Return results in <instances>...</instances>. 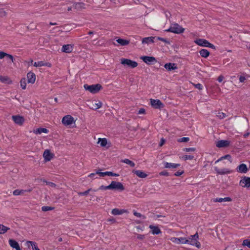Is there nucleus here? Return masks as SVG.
<instances>
[{
  "instance_id": "1",
  "label": "nucleus",
  "mask_w": 250,
  "mask_h": 250,
  "mask_svg": "<svg viewBox=\"0 0 250 250\" xmlns=\"http://www.w3.org/2000/svg\"><path fill=\"white\" fill-rule=\"evenodd\" d=\"M184 31L185 28L177 23L172 24L168 29L165 30L167 32H172L177 34L182 33Z\"/></svg>"
},
{
  "instance_id": "2",
  "label": "nucleus",
  "mask_w": 250,
  "mask_h": 250,
  "mask_svg": "<svg viewBox=\"0 0 250 250\" xmlns=\"http://www.w3.org/2000/svg\"><path fill=\"white\" fill-rule=\"evenodd\" d=\"M83 87L85 89V90L89 91L90 93L92 94L97 93L101 89L103 88V87L101 85V84L99 83L92 85L85 84L83 85Z\"/></svg>"
},
{
  "instance_id": "3",
  "label": "nucleus",
  "mask_w": 250,
  "mask_h": 250,
  "mask_svg": "<svg viewBox=\"0 0 250 250\" xmlns=\"http://www.w3.org/2000/svg\"><path fill=\"white\" fill-rule=\"evenodd\" d=\"M198 239L199 235L198 232H196L195 234L190 235L188 240L189 241V244L195 246L198 248H200L201 247V244L198 241Z\"/></svg>"
},
{
  "instance_id": "4",
  "label": "nucleus",
  "mask_w": 250,
  "mask_h": 250,
  "mask_svg": "<svg viewBox=\"0 0 250 250\" xmlns=\"http://www.w3.org/2000/svg\"><path fill=\"white\" fill-rule=\"evenodd\" d=\"M121 63L125 65H126L129 67L133 68L137 66L138 63L134 61L128 59H121Z\"/></svg>"
},
{
  "instance_id": "5",
  "label": "nucleus",
  "mask_w": 250,
  "mask_h": 250,
  "mask_svg": "<svg viewBox=\"0 0 250 250\" xmlns=\"http://www.w3.org/2000/svg\"><path fill=\"white\" fill-rule=\"evenodd\" d=\"M111 190L123 191L125 190L124 185L120 182L112 181L110 183Z\"/></svg>"
},
{
  "instance_id": "6",
  "label": "nucleus",
  "mask_w": 250,
  "mask_h": 250,
  "mask_svg": "<svg viewBox=\"0 0 250 250\" xmlns=\"http://www.w3.org/2000/svg\"><path fill=\"white\" fill-rule=\"evenodd\" d=\"M140 59L148 65L153 64L157 62L156 59L152 56H141Z\"/></svg>"
},
{
  "instance_id": "7",
  "label": "nucleus",
  "mask_w": 250,
  "mask_h": 250,
  "mask_svg": "<svg viewBox=\"0 0 250 250\" xmlns=\"http://www.w3.org/2000/svg\"><path fill=\"white\" fill-rule=\"evenodd\" d=\"M150 103L151 106L155 109H161L164 107V104L160 100L151 99Z\"/></svg>"
},
{
  "instance_id": "8",
  "label": "nucleus",
  "mask_w": 250,
  "mask_h": 250,
  "mask_svg": "<svg viewBox=\"0 0 250 250\" xmlns=\"http://www.w3.org/2000/svg\"><path fill=\"white\" fill-rule=\"evenodd\" d=\"M239 185L242 187H250V177L244 176L240 181Z\"/></svg>"
},
{
  "instance_id": "9",
  "label": "nucleus",
  "mask_w": 250,
  "mask_h": 250,
  "mask_svg": "<svg viewBox=\"0 0 250 250\" xmlns=\"http://www.w3.org/2000/svg\"><path fill=\"white\" fill-rule=\"evenodd\" d=\"M12 119L15 124L20 125H22L25 121L24 118L20 115H13Z\"/></svg>"
},
{
  "instance_id": "10",
  "label": "nucleus",
  "mask_w": 250,
  "mask_h": 250,
  "mask_svg": "<svg viewBox=\"0 0 250 250\" xmlns=\"http://www.w3.org/2000/svg\"><path fill=\"white\" fill-rule=\"evenodd\" d=\"M62 122L65 125H71L74 122V118L70 115H66L63 117Z\"/></svg>"
},
{
  "instance_id": "11",
  "label": "nucleus",
  "mask_w": 250,
  "mask_h": 250,
  "mask_svg": "<svg viewBox=\"0 0 250 250\" xmlns=\"http://www.w3.org/2000/svg\"><path fill=\"white\" fill-rule=\"evenodd\" d=\"M230 145V141L228 140H221L218 141L216 144V146L218 148L227 147Z\"/></svg>"
},
{
  "instance_id": "12",
  "label": "nucleus",
  "mask_w": 250,
  "mask_h": 250,
  "mask_svg": "<svg viewBox=\"0 0 250 250\" xmlns=\"http://www.w3.org/2000/svg\"><path fill=\"white\" fill-rule=\"evenodd\" d=\"M32 190V188L27 189H15L13 192V194L15 196L24 195L25 192H30Z\"/></svg>"
},
{
  "instance_id": "13",
  "label": "nucleus",
  "mask_w": 250,
  "mask_h": 250,
  "mask_svg": "<svg viewBox=\"0 0 250 250\" xmlns=\"http://www.w3.org/2000/svg\"><path fill=\"white\" fill-rule=\"evenodd\" d=\"M214 170L218 174L224 175L229 174L231 171L228 168L219 169L217 167H214Z\"/></svg>"
},
{
  "instance_id": "14",
  "label": "nucleus",
  "mask_w": 250,
  "mask_h": 250,
  "mask_svg": "<svg viewBox=\"0 0 250 250\" xmlns=\"http://www.w3.org/2000/svg\"><path fill=\"white\" fill-rule=\"evenodd\" d=\"M236 170L240 173H246L248 172V168L246 164H241L237 167Z\"/></svg>"
},
{
  "instance_id": "15",
  "label": "nucleus",
  "mask_w": 250,
  "mask_h": 250,
  "mask_svg": "<svg viewBox=\"0 0 250 250\" xmlns=\"http://www.w3.org/2000/svg\"><path fill=\"white\" fill-rule=\"evenodd\" d=\"M194 42L196 44H197V45H198L199 46L207 47L209 42L206 39H198L194 41Z\"/></svg>"
},
{
  "instance_id": "16",
  "label": "nucleus",
  "mask_w": 250,
  "mask_h": 250,
  "mask_svg": "<svg viewBox=\"0 0 250 250\" xmlns=\"http://www.w3.org/2000/svg\"><path fill=\"white\" fill-rule=\"evenodd\" d=\"M27 82L32 84L34 83L36 80L35 74L32 72H29L27 74Z\"/></svg>"
},
{
  "instance_id": "17",
  "label": "nucleus",
  "mask_w": 250,
  "mask_h": 250,
  "mask_svg": "<svg viewBox=\"0 0 250 250\" xmlns=\"http://www.w3.org/2000/svg\"><path fill=\"white\" fill-rule=\"evenodd\" d=\"M43 157L44 160L47 161H49L51 160V159L53 157V154L51 153L49 150L46 149L43 153Z\"/></svg>"
},
{
  "instance_id": "18",
  "label": "nucleus",
  "mask_w": 250,
  "mask_h": 250,
  "mask_svg": "<svg viewBox=\"0 0 250 250\" xmlns=\"http://www.w3.org/2000/svg\"><path fill=\"white\" fill-rule=\"evenodd\" d=\"M90 105L88 104L89 108L93 110H97L101 108L102 106V103L99 101L97 103H93V102H90Z\"/></svg>"
},
{
  "instance_id": "19",
  "label": "nucleus",
  "mask_w": 250,
  "mask_h": 250,
  "mask_svg": "<svg viewBox=\"0 0 250 250\" xmlns=\"http://www.w3.org/2000/svg\"><path fill=\"white\" fill-rule=\"evenodd\" d=\"M9 244L12 248L15 249L16 250H21L19 243L14 239H9Z\"/></svg>"
},
{
  "instance_id": "20",
  "label": "nucleus",
  "mask_w": 250,
  "mask_h": 250,
  "mask_svg": "<svg viewBox=\"0 0 250 250\" xmlns=\"http://www.w3.org/2000/svg\"><path fill=\"white\" fill-rule=\"evenodd\" d=\"M164 67L167 71H169L177 69L176 64L172 62L166 63Z\"/></svg>"
},
{
  "instance_id": "21",
  "label": "nucleus",
  "mask_w": 250,
  "mask_h": 250,
  "mask_svg": "<svg viewBox=\"0 0 250 250\" xmlns=\"http://www.w3.org/2000/svg\"><path fill=\"white\" fill-rule=\"evenodd\" d=\"M73 50V46L71 44H64L62 48V51L63 52L69 53Z\"/></svg>"
},
{
  "instance_id": "22",
  "label": "nucleus",
  "mask_w": 250,
  "mask_h": 250,
  "mask_svg": "<svg viewBox=\"0 0 250 250\" xmlns=\"http://www.w3.org/2000/svg\"><path fill=\"white\" fill-rule=\"evenodd\" d=\"M164 167L166 168H176L180 166L179 164H174L166 162H164Z\"/></svg>"
},
{
  "instance_id": "23",
  "label": "nucleus",
  "mask_w": 250,
  "mask_h": 250,
  "mask_svg": "<svg viewBox=\"0 0 250 250\" xmlns=\"http://www.w3.org/2000/svg\"><path fill=\"white\" fill-rule=\"evenodd\" d=\"M132 172L136 174L138 177L142 178H146L147 176V174L141 170L134 169L132 170Z\"/></svg>"
},
{
  "instance_id": "24",
  "label": "nucleus",
  "mask_w": 250,
  "mask_h": 250,
  "mask_svg": "<svg viewBox=\"0 0 250 250\" xmlns=\"http://www.w3.org/2000/svg\"><path fill=\"white\" fill-rule=\"evenodd\" d=\"M73 7L75 9L79 11L85 9V4L83 2H74L73 3Z\"/></svg>"
},
{
  "instance_id": "25",
  "label": "nucleus",
  "mask_w": 250,
  "mask_h": 250,
  "mask_svg": "<svg viewBox=\"0 0 250 250\" xmlns=\"http://www.w3.org/2000/svg\"><path fill=\"white\" fill-rule=\"evenodd\" d=\"M149 228L151 230V232L153 234L158 235L161 233V229L157 226H154L153 225H150Z\"/></svg>"
},
{
  "instance_id": "26",
  "label": "nucleus",
  "mask_w": 250,
  "mask_h": 250,
  "mask_svg": "<svg viewBox=\"0 0 250 250\" xmlns=\"http://www.w3.org/2000/svg\"><path fill=\"white\" fill-rule=\"evenodd\" d=\"M126 210L124 209H119L117 208H113L111 211V213L114 215H121L125 212H126Z\"/></svg>"
},
{
  "instance_id": "27",
  "label": "nucleus",
  "mask_w": 250,
  "mask_h": 250,
  "mask_svg": "<svg viewBox=\"0 0 250 250\" xmlns=\"http://www.w3.org/2000/svg\"><path fill=\"white\" fill-rule=\"evenodd\" d=\"M154 37H146L142 39V43L149 44L154 42Z\"/></svg>"
},
{
  "instance_id": "28",
  "label": "nucleus",
  "mask_w": 250,
  "mask_h": 250,
  "mask_svg": "<svg viewBox=\"0 0 250 250\" xmlns=\"http://www.w3.org/2000/svg\"><path fill=\"white\" fill-rule=\"evenodd\" d=\"M199 53L202 57L205 58H208L210 54L209 52L207 49H202L199 51Z\"/></svg>"
},
{
  "instance_id": "29",
  "label": "nucleus",
  "mask_w": 250,
  "mask_h": 250,
  "mask_svg": "<svg viewBox=\"0 0 250 250\" xmlns=\"http://www.w3.org/2000/svg\"><path fill=\"white\" fill-rule=\"evenodd\" d=\"M0 81L4 83L11 84L12 81L7 76H0Z\"/></svg>"
},
{
  "instance_id": "30",
  "label": "nucleus",
  "mask_w": 250,
  "mask_h": 250,
  "mask_svg": "<svg viewBox=\"0 0 250 250\" xmlns=\"http://www.w3.org/2000/svg\"><path fill=\"white\" fill-rule=\"evenodd\" d=\"M232 200V199L230 197H225V198H216L214 199V202H230Z\"/></svg>"
},
{
  "instance_id": "31",
  "label": "nucleus",
  "mask_w": 250,
  "mask_h": 250,
  "mask_svg": "<svg viewBox=\"0 0 250 250\" xmlns=\"http://www.w3.org/2000/svg\"><path fill=\"white\" fill-rule=\"evenodd\" d=\"M49 132L48 130L45 128L40 127L34 131V132L36 134H41L42 133H47Z\"/></svg>"
},
{
  "instance_id": "32",
  "label": "nucleus",
  "mask_w": 250,
  "mask_h": 250,
  "mask_svg": "<svg viewBox=\"0 0 250 250\" xmlns=\"http://www.w3.org/2000/svg\"><path fill=\"white\" fill-rule=\"evenodd\" d=\"M176 242L178 243L188 244L189 241L185 237L175 238Z\"/></svg>"
},
{
  "instance_id": "33",
  "label": "nucleus",
  "mask_w": 250,
  "mask_h": 250,
  "mask_svg": "<svg viewBox=\"0 0 250 250\" xmlns=\"http://www.w3.org/2000/svg\"><path fill=\"white\" fill-rule=\"evenodd\" d=\"M116 42L120 44L121 45H123V46L126 45L128 44L129 43V41H128L127 40L123 39H121V38L117 39L116 40Z\"/></svg>"
},
{
  "instance_id": "34",
  "label": "nucleus",
  "mask_w": 250,
  "mask_h": 250,
  "mask_svg": "<svg viewBox=\"0 0 250 250\" xmlns=\"http://www.w3.org/2000/svg\"><path fill=\"white\" fill-rule=\"evenodd\" d=\"M98 189H92V188H89L87 190L84 191V192H79L78 193V194L79 195V196H86L88 195V194L89 193V192L91 191H97Z\"/></svg>"
},
{
  "instance_id": "35",
  "label": "nucleus",
  "mask_w": 250,
  "mask_h": 250,
  "mask_svg": "<svg viewBox=\"0 0 250 250\" xmlns=\"http://www.w3.org/2000/svg\"><path fill=\"white\" fill-rule=\"evenodd\" d=\"M27 244L28 247L30 246H32L33 250H40L38 248L36 242L33 241H27Z\"/></svg>"
},
{
  "instance_id": "36",
  "label": "nucleus",
  "mask_w": 250,
  "mask_h": 250,
  "mask_svg": "<svg viewBox=\"0 0 250 250\" xmlns=\"http://www.w3.org/2000/svg\"><path fill=\"white\" fill-rule=\"evenodd\" d=\"M122 162L129 165L132 167H134L135 165V163L133 161H132L128 159H125L123 160L122 161Z\"/></svg>"
},
{
  "instance_id": "37",
  "label": "nucleus",
  "mask_w": 250,
  "mask_h": 250,
  "mask_svg": "<svg viewBox=\"0 0 250 250\" xmlns=\"http://www.w3.org/2000/svg\"><path fill=\"white\" fill-rule=\"evenodd\" d=\"M228 159L229 160L230 162H231V157L229 154H227L225 156H223L221 157L220 159H218L216 162L215 163H218L220 161H221L223 159Z\"/></svg>"
},
{
  "instance_id": "38",
  "label": "nucleus",
  "mask_w": 250,
  "mask_h": 250,
  "mask_svg": "<svg viewBox=\"0 0 250 250\" xmlns=\"http://www.w3.org/2000/svg\"><path fill=\"white\" fill-rule=\"evenodd\" d=\"M10 228L0 224V234H3L6 232Z\"/></svg>"
},
{
  "instance_id": "39",
  "label": "nucleus",
  "mask_w": 250,
  "mask_h": 250,
  "mask_svg": "<svg viewBox=\"0 0 250 250\" xmlns=\"http://www.w3.org/2000/svg\"><path fill=\"white\" fill-rule=\"evenodd\" d=\"M21 86L22 89H25L26 87V80L25 78H23L20 81Z\"/></svg>"
},
{
  "instance_id": "40",
  "label": "nucleus",
  "mask_w": 250,
  "mask_h": 250,
  "mask_svg": "<svg viewBox=\"0 0 250 250\" xmlns=\"http://www.w3.org/2000/svg\"><path fill=\"white\" fill-rule=\"evenodd\" d=\"M99 143H100L101 146H105L107 144V140L106 138H100Z\"/></svg>"
},
{
  "instance_id": "41",
  "label": "nucleus",
  "mask_w": 250,
  "mask_h": 250,
  "mask_svg": "<svg viewBox=\"0 0 250 250\" xmlns=\"http://www.w3.org/2000/svg\"><path fill=\"white\" fill-rule=\"evenodd\" d=\"M33 65L35 67H40L44 66V62L43 61H39L35 62L33 64Z\"/></svg>"
},
{
  "instance_id": "42",
  "label": "nucleus",
  "mask_w": 250,
  "mask_h": 250,
  "mask_svg": "<svg viewBox=\"0 0 250 250\" xmlns=\"http://www.w3.org/2000/svg\"><path fill=\"white\" fill-rule=\"evenodd\" d=\"M101 169H99L98 170L96 171V173L98 174L100 177H104L106 175V171L105 172H101Z\"/></svg>"
},
{
  "instance_id": "43",
  "label": "nucleus",
  "mask_w": 250,
  "mask_h": 250,
  "mask_svg": "<svg viewBox=\"0 0 250 250\" xmlns=\"http://www.w3.org/2000/svg\"><path fill=\"white\" fill-rule=\"evenodd\" d=\"M99 190H107V189H111V187H110V184L108 186H104V185H102L99 188H98Z\"/></svg>"
},
{
  "instance_id": "44",
  "label": "nucleus",
  "mask_w": 250,
  "mask_h": 250,
  "mask_svg": "<svg viewBox=\"0 0 250 250\" xmlns=\"http://www.w3.org/2000/svg\"><path fill=\"white\" fill-rule=\"evenodd\" d=\"M53 208H53L49 207V206H43L42 207V210L43 211H47L51 210Z\"/></svg>"
},
{
  "instance_id": "45",
  "label": "nucleus",
  "mask_w": 250,
  "mask_h": 250,
  "mask_svg": "<svg viewBox=\"0 0 250 250\" xmlns=\"http://www.w3.org/2000/svg\"><path fill=\"white\" fill-rule=\"evenodd\" d=\"M106 175L109 176H119V174L114 173L112 171H106Z\"/></svg>"
},
{
  "instance_id": "46",
  "label": "nucleus",
  "mask_w": 250,
  "mask_h": 250,
  "mask_svg": "<svg viewBox=\"0 0 250 250\" xmlns=\"http://www.w3.org/2000/svg\"><path fill=\"white\" fill-rule=\"evenodd\" d=\"M243 245L247 246L250 248V240L245 239L243 241Z\"/></svg>"
},
{
  "instance_id": "47",
  "label": "nucleus",
  "mask_w": 250,
  "mask_h": 250,
  "mask_svg": "<svg viewBox=\"0 0 250 250\" xmlns=\"http://www.w3.org/2000/svg\"><path fill=\"white\" fill-rule=\"evenodd\" d=\"M157 40L159 41H162L167 44H170V42L166 39L158 37H157Z\"/></svg>"
},
{
  "instance_id": "48",
  "label": "nucleus",
  "mask_w": 250,
  "mask_h": 250,
  "mask_svg": "<svg viewBox=\"0 0 250 250\" xmlns=\"http://www.w3.org/2000/svg\"><path fill=\"white\" fill-rule=\"evenodd\" d=\"M189 140L188 137H182L178 139L179 142H187Z\"/></svg>"
},
{
  "instance_id": "49",
  "label": "nucleus",
  "mask_w": 250,
  "mask_h": 250,
  "mask_svg": "<svg viewBox=\"0 0 250 250\" xmlns=\"http://www.w3.org/2000/svg\"><path fill=\"white\" fill-rule=\"evenodd\" d=\"M183 158L185 160H192L194 158V156H192V155H186L185 156H184L183 157Z\"/></svg>"
},
{
  "instance_id": "50",
  "label": "nucleus",
  "mask_w": 250,
  "mask_h": 250,
  "mask_svg": "<svg viewBox=\"0 0 250 250\" xmlns=\"http://www.w3.org/2000/svg\"><path fill=\"white\" fill-rule=\"evenodd\" d=\"M226 116V114L223 113V112H219L217 114V117L220 119H224V118H225Z\"/></svg>"
},
{
  "instance_id": "51",
  "label": "nucleus",
  "mask_w": 250,
  "mask_h": 250,
  "mask_svg": "<svg viewBox=\"0 0 250 250\" xmlns=\"http://www.w3.org/2000/svg\"><path fill=\"white\" fill-rule=\"evenodd\" d=\"M195 87L199 90H202L203 88V86L202 84L198 83L197 84H193Z\"/></svg>"
},
{
  "instance_id": "52",
  "label": "nucleus",
  "mask_w": 250,
  "mask_h": 250,
  "mask_svg": "<svg viewBox=\"0 0 250 250\" xmlns=\"http://www.w3.org/2000/svg\"><path fill=\"white\" fill-rule=\"evenodd\" d=\"M133 214L138 217H142L143 219H145L146 218V217L144 215H142L140 213H139V212H137L136 211H134L133 212Z\"/></svg>"
},
{
  "instance_id": "53",
  "label": "nucleus",
  "mask_w": 250,
  "mask_h": 250,
  "mask_svg": "<svg viewBox=\"0 0 250 250\" xmlns=\"http://www.w3.org/2000/svg\"><path fill=\"white\" fill-rule=\"evenodd\" d=\"M196 148L194 147H188V148H185L184 150L186 151L187 152H190V151H195Z\"/></svg>"
},
{
  "instance_id": "54",
  "label": "nucleus",
  "mask_w": 250,
  "mask_h": 250,
  "mask_svg": "<svg viewBox=\"0 0 250 250\" xmlns=\"http://www.w3.org/2000/svg\"><path fill=\"white\" fill-rule=\"evenodd\" d=\"M159 174H160V175H162V176H169V173L166 170H164V171L160 172Z\"/></svg>"
},
{
  "instance_id": "55",
  "label": "nucleus",
  "mask_w": 250,
  "mask_h": 250,
  "mask_svg": "<svg viewBox=\"0 0 250 250\" xmlns=\"http://www.w3.org/2000/svg\"><path fill=\"white\" fill-rule=\"evenodd\" d=\"M207 47H209V48H211L214 50H216V47L215 46H214L213 44L210 43L209 42H208L207 46Z\"/></svg>"
},
{
  "instance_id": "56",
  "label": "nucleus",
  "mask_w": 250,
  "mask_h": 250,
  "mask_svg": "<svg viewBox=\"0 0 250 250\" xmlns=\"http://www.w3.org/2000/svg\"><path fill=\"white\" fill-rule=\"evenodd\" d=\"M44 182H45L47 185L52 187H55L56 186V185L55 184H54V183L53 182H47L46 181H45V180H43Z\"/></svg>"
},
{
  "instance_id": "57",
  "label": "nucleus",
  "mask_w": 250,
  "mask_h": 250,
  "mask_svg": "<svg viewBox=\"0 0 250 250\" xmlns=\"http://www.w3.org/2000/svg\"><path fill=\"white\" fill-rule=\"evenodd\" d=\"M137 238L139 240H143L145 238V235L137 234Z\"/></svg>"
},
{
  "instance_id": "58",
  "label": "nucleus",
  "mask_w": 250,
  "mask_h": 250,
  "mask_svg": "<svg viewBox=\"0 0 250 250\" xmlns=\"http://www.w3.org/2000/svg\"><path fill=\"white\" fill-rule=\"evenodd\" d=\"M7 56V53L4 52H2V51H0V59H3L4 57H6Z\"/></svg>"
},
{
  "instance_id": "59",
  "label": "nucleus",
  "mask_w": 250,
  "mask_h": 250,
  "mask_svg": "<svg viewBox=\"0 0 250 250\" xmlns=\"http://www.w3.org/2000/svg\"><path fill=\"white\" fill-rule=\"evenodd\" d=\"M183 173H184L183 170L181 171H178L174 174V175L175 176H179L181 175Z\"/></svg>"
},
{
  "instance_id": "60",
  "label": "nucleus",
  "mask_w": 250,
  "mask_h": 250,
  "mask_svg": "<svg viewBox=\"0 0 250 250\" xmlns=\"http://www.w3.org/2000/svg\"><path fill=\"white\" fill-rule=\"evenodd\" d=\"M146 112V110L144 108H141L139 109L138 112V114H145Z\"/></svg>"
},
{
  "instance_id": "61",
  "label": "nucleus",
  "mask_w": 250,
  "mask_h": 250,
  "mask_svg": "<svg viewBox=\"0 0 250 250\" xmlns=\"http://www.w3.org/2000/svg\"><path fill=\"white\" fill-rule=\"evenodd\" d=\"M6 57L11 60L12 62H14V58L12 55L7 54Z\"/></svg>"
},
{
  "instance_id": "62",
  "label": "nucleus",
  "mask_w": 250,
  "mask_h": 250,
  "mask_svg": "<svg viewBox=\"0 0 250 250\" xmlns=\"http://www.w3.org/2000/svg\"><path fill=\"white\" fill-rule=\"evenodd\" d=\"M245 80H246V78H245L244 76H241L239 77V81H240V82H241V83H243V82H244V81H245Z\"/></svg>"
},
{
  "instance_id": "63",
  "label": "nucleus",
  "mask_w": 250,
  "mask_h": 250,
  "mask_svg": "<svg viewBox=\"0 0 250 250\" xmlns=\"http://www.w3.org/2000/svg\"><path fill=\"white\" fill-rule=\"evenodd\" d=\"M223 79H224V77L222 75H220L218 77L217 81L221 83L223 81Z\"/></svg>"
},
{
  "instance_id": "64",
  "label": "nucleus",
  "mask_w": 250,
  "mask_h": 250,
  "mask_svg": "<svg viewBox=\"0 0 250 250\" xmlns=\"http://www.w3.org/2000/svg\"><path fill=\"white\" fill-rule=\"evenodd\" d=\"M96 174H97V173H96V172L95 173H90L88 175V177H90V178H92V179H95L96 178H95V176Z\"/></svg>"
}]
</instances>
